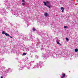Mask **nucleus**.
<instances>
[{
  "label": "nucleus",
  "mask_w": 78,
  "mask_h": 78,
  "mask_svg": "<svg viewBox=\"0 0 78 78\" xmlns=\"http://www.w3.org/2000/svg\"><path fill=\"white\" fill-rule=\"evenodd\" d=\"M2 34H5V36H9V37H10V38H12V37L10 36L8 34H7L6 32H5V31H3L2 32Z\"/></svg>",
  "instance_id": "obj_1"
},
{
  "label": "nucleus",
  "mask_w": 78,
  "mask_h": 78,
  "mask_svg": "<svg viewBox=\"0 0 78 78\" xmlns=\"http://www.w3.org/2000/svg\"><path fill=\"white\" fill-rule=\"evenodd\" d=\"M44 15L45 16V17H47L48 16V13H45L44 14Z\"/></svg>",
  "instance_id": "obj_2"
},
{
  "label": "nucleus",
  "mask_w": 78,
  "mask_h": 78,
  "mask_svg": "<svg viewBox=\"0 0 78 78\" xmlns=\"http://www.w3.org/2000/svg\"><path fill=\"white\" fill-rule=\"evenodd\" d=\"M65 76H66V74L64 73L63 74H62V78H64L65 77Z\"/></svg>",
  "instance_id": "obj_3"
},
{
  "label": "nucleus",
  "mask_w": 78,
  "mask_h": 78,
  "mask_svg": "<svg viewBox=\"0 0 78 78\" xmlns=\"http://www.w3.org/2000/svg\"><path fill=\"white\" fill-rule=\"evenodd\" d=\"M43 3L44 4V5H45V6H47V3L46 2H43Z\"/></svg>",
  "instance_id": "obj_4"
},
{
  "label": "nucleus",
  "mask_w": 78,
  "mask_h": 78,
  "mask_svg": "<svg viewBox=\"0 0 78 78\" xmlns=\"http://www.w3.org/2000/svg\"><path fill=\"white\" fill-rule=\"evenodd\" d=\"M57 44H58V45H61V44H60V43H59V42L57 41Z\"/></svg>",
  "instance_id": "obj_5"
},
{
  "label": "nucleus",
  "mask_w": 78,
  "mask_h": 78,
  "mask_svg": "<svg viewBox=\"0 0 78 78\" xmlns=\"http://www.w3.org/2000/svg\"><path fill=\"white\" fill-rule=\"evenodd\" d=\"M64 28H65V29L67 28H68V26H64Z\"/></svg>",
  "instance_id": "obj_6"
},
{
  "label": "nucleus",
  "mask_w": 78,
  "mask_h": 78,
  "mask_svg": "<svg viewBox=\"0 0 78 78\" xmlns=\"http://www.w3.org/2000/svg\"><path fill=\"white\" fill-rule=\"evenodd\" d=\"M75 52H77V51H78V49H77L76 48L75 49Z\"/></svg>",
  "instance_id": "obj_7"
},
{
  "label": "nucleus",
  "mask_w": 78,
  "mask_h": 78,
  "mask_svg": "<svg viewBox=\"0 0 78 78\" xmlns=\"http://www.w3.org/2000/svg\"><path fill=\"white\" fill-rule=\"evenodd\" d=\"M27 55V53H23V56H25V55Z\"/></svg>",
  "instance_id": "obj_8"
},
{
  "label": "nucleus",
  "mask_w": 78,
  "mask_h": 78,
  "mask_svg": "<svg viewBox=\"0 0 78 78\" xmlns=\"http://www.w3.org/2000/svg\"><path fill=\"white\" fill-rule=\"evenodd\" d=\"M61 9L62 10H64V8H63V7H62L61 8Z\"/></svg>",
  "instance_id": "obj_9"
},
{
  "label": "nucleus",
  "mask_w": 78,
  "mask_h": 78,
  "mask_svg": "<svg viewBox=\"0 0 78 78\" xmlns=\"http://www.w3.org/2000/svg\"><path fill=\"white\" fill-rule=\"evenodd\" d=\"M33 31H36V29L34 28H33Z\"/></svg>",
  "instance_id": "obj_10"
},
{
  "label": "nucleus",
  "mask_w": 78,
  "mask_h": 78,
  "mask_svg": "<svg viewBox=\"0 0 78 78\" xmlns=\"http://www.w3.org/2000/svg\"><path fill=\"white\" fill-rule=\"evenodd\" d=\"M66 41H69V40L68 38H66Z\"/></svg>",
  "instance_id": "obj_11"
},
{
  "label": "nucleus",
  "mask_w": 78,
  "mask_h": 78,
  "mask_svg": "<svg viewBox=\"0 0 78 78\" xmlns=\"http://www.w3.org/2000/svg\"><path fill=\"white\" fill-rule=\"evenodd\" d=\"M47 6V7H48L49 8H50V5H47V6Z\"/></svg>",
  "instance_id": "obj_12"
},
{
  "label": "nucleus",
  "mask_w": 78,
  "mask_h": 78,
  "mask_svg": "<svg viewBox=\"0 0 78 78\" xmlns=\"http://www.w3.org/2000/svg\"><path fill=\"white\" fill-rule=\"evenodd\" d=\"M22 2H23V3L25 2V0H22Z\"/></svg>",
  "instance_id": "obj_13"
},
{
  "label": "nucleus",
  "mask_w": 78,
  "mask_h": 78,
  "mask_svg": "<svg viewBox=\"0 0 78 78\" xmlns=\"http://www.w3.org/2000/svg\"><path fill=\"white\" fill-rule=\"evenodd\" d=\"M50 3V2H49L48 1L46 2V3Z\"/></svg>",
  "instance_id": "obj_14"
},
{
  "label": "nucleus",
  "mask_w": 78,
  "mask_h": 78,
  "mask_svg": "<svg viewBox=\"0 0 78 78\" xmlns=\"http://www.w3.org/2000/svg\"><path fill=\"white\" fill-rule=\"evenodd\" d=\"M22 5L23 6H25V3H22Z\"/></svg>",
  "instance_id": "obj_15"
},
{
  "label": "nucleus",
  "mask_w": 78,
  "mask_h": 78,
  "mask_svg": "<svg viewBox=\"0 0 78 78\" xmlns=\"http://www.w3.org/2000/svg\"><path fill=\"white\" fill-rule=\"evenodd\" d=\"M64 9L63 10H62V12H64Z\"/></svg>",
  "instance_id": "obj_16"
},
{
  "label": "nucleus",
  "mask_w": 78,
  "mask_h": 78,
  "mask_svg": "<svg viewBox=\"0 0 78 78\" xmlns=\"http://www.w3.org/2000/svg\"><path fill=\"white\" fill-rule=\"evenodd\" d=\"M1 78H3V77L2 76L1 77Z\"/></svg>",
  "instance_id": "obj_17"
},
{
  "label": "nucleus",
  "mask_w": 78,
  "mask_h": 78,
  "mask_svg": "<svg viewBox=\"0 0 78 78\" xmlns=\"http://www.w3.org/2000/svg\"><path fill=\"white\" fill-rule=\"evenodd\" d=\"M61 78H63V77H61Z\"/></svg>",
  "instance_id": "obj_18"
}]
</instances>
